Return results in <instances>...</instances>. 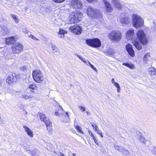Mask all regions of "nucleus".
<instances>
[{
    "label": "nucleus",
    "mask_w": 156,
    "mask_h": 156,
    "mask_svg": "<svg viewBox=\"0 0 156 156\" xmlns=\"http://www.w3.org/2000/svg\"><path fill=\"white\" fill-rule=\"evenodd\" d=\"M133 25L136 28L143 26L144 21L138 15L133 14L132 16Z\"/></svg>",
    "instance_id": "obj_1"
},
{
    "label": "nucleus",
    "mask_w": 156,
    "mask_h": 156,
    "mask_svg": "<svg viewBox=\"0 0 156 156\" xmlns=\"http://www.w3.org/2000/svg\"><path fill=\"white\" fill-rule=\"evenodd\" d=\"M83 16V14L81 12L77 11H73L71 15L70 20V23H77L78 21L81 20Z\"/></svg>",
    "instance_id": "obj_2"
},
{
    "label": "nucleus",
    "mask_w": 156,
    "mask_h": 156,
    "mask_svg": "<svg viewBox=\"0 0 156 156\" xmlns=\"http://www.w3.org/2000/svg\"><path fill=\"white\" fill-rule=\"evenodd\" d=\"M137 39L143 45H146L148 43V39L146 37L144 31L142 30H139L136 34Z\"/></svg>",
    "instance_id": "obj_3"
},
{
    "label": "nucleus",
    "mask_w": 156,
    "mask_h": 156,
    "mask_svg": "<svg viewBox=\"0 0 156 156\" xmlns=\"http://www.w3.org/2000/svg\"><path fill=\"white\" fill-rule=\"evenodd\" d=\"M32 76L34 81L37 83H41L44 80L43 75L40 70L36 69L33 71Z\"/></svg>",
    "instance_id": "obj_4"
},
{
    "label": "nucleus",
    "mask_w": 156,
    "mask_h": 156,
    "mask_svg": "<svg viewBox=\"0 0 156 156\" xmlns=\"http://www.w3.org/2000/svg\"><path fill=\"white\" fill-rule=\"evenodd\" d=\"M121 33L119 31H113L109 34V39L115 42L119 41L121 37Z\"/></svg>",
    "instance_id": "obj_5"
},
{
    "label": "nucleus",
    "mask_w": 156,
    "mask_h": 156,
    "mask_svg": "<svg viewBox=\"0 0 156 156\" xmlns=\"http://www.w3.org/2000/svg\"><path fill=\"white\" fill-rule=\"evenodd\" d=\"M86 43L87 44L94 48H98L101 46V43L98 38L87 39Z\"/></svg>",
    "instance_id": "obj_6"
},
{
    "label": "nucleus",
    "mask_w": 156,
    "mask_h": 156,
    "mask_svg": "<svg viewBox=\"0 0 156 156\" xmlns=\"http://www.w3.org/2000/svg\"><path fill=\"white\" fill-rule=\"evenodd\" d=\"M23 47L20 43H16L12 47V52L14 54H19L23 51Z\"/></svg>",
    "instance_id": "obj_7"
},
{
    "label": "nucleus",
    "mask_w": 156,
    "mask_h": 156,
    "mask_svg": "<svg viewBox=\"0 0 156 156\" xmlns=\"http://www.w3.org/2000/svg\"><path fill=\"white\" fill-rule=\"evenodd\" d=\"M119 21L123 24V26L129 24L130 23V19L126 13H121L119 17Z\"/></svg>",
    "instance_id": "obj_8"
},
{
    "label": "nucleus",
    "mask_w": 156,
    "mask_h": 156,
    "mask_svg": "<svg viewBox=\"0 0 156 156\" xmlns=\"http://www.w3.org/2000/svg\"><path fill=\"white\" fill-rule=\"evenodd\" d=\"M69 30L74 34L77 35L81 34L82 31L81 27L77 25L70 27Z\"/></svg>",
    "instance_id": "obj_9"
},
{
    "label": "nucleus",
    "mask_w": 156,
    "mask_h": 156,
    "mask_svg": "<svg viewBox=\"0 0 156 156\" xmlns=\"http://www.w3.org/2000/svg\"><path fill=\"white\" fill-rule=\"evenodd\" d=\"M40 118L41 121L44 122L46 126H50L51 125V123L48 118H47L45 115L42 113L39 114Z\"/></svg>",
    "instance_id": "obj_10"
},
{
    "label": "nucleus",
    "mask_w": 156,
    "mask_h": 156,
    "mask_svg": "<svg viewBox=\"0 0 156 156\" xmlns=\"http://www.w3.org/2000/svg\"><path fill=\"white\" fill-rule=\"evenodd\" d=\"M70 4L75 9H80L82 7V4L78 0H72L71 1Z\"/></svg>",
    "instance_id": "obj_11"
},
{
    "label": "nucleus",
    "mask_w": 156,
    "mask_h": 156,
    "mask_svg": "<svg viewBox=\"0 0 156 156\" xmlns=\"http://www.w3.org/2000/svg\"><path fill=\"white\" fill-rule=\"evenodd\" d=\"M59 108L61 110H62L63 112H61L62 115V116L65 118V119H62V120L63 122H70V119L67 112H65L62 109V107L59 105Z\"/></svg>",
    "instance_id": "obj_12"
},
{
    "label": "nucleus",
    "mask_w": 156,
    "mask_h": 156,
    "mask_svg": "<svg viewBox=\"0 0 156 156\" xmlns=\"http://www.w3.org/2000/svg\"><path fill=\"white\" fill-rule=\"evenodd\" d=\"M1 30H0V35L4 36L9 32L8 28L5 26H0Z\"/></svg>",
    "instance_id": "obj_13"
},
{
    "label": "nucleus",
    "mask_w": 156,
    "mask_h": 156,
    "mask_svg": "<svg viewBox=\"0 0 156 156\" xmlns=\"http://www.w3.org/2000/svg\"><path fill=\"white\" fill-rule=\"evenodd\" d=\"M16 79V75L15 73L10 74L7 77L6 82L9 84L12 83Z\"/></svg>",
    "instance_id": "obj_14"
},
{
    "label": "nucleus",
    "mask_w": 156,
    "mask_h": 156,
    "mask_svg": "<svg viewBox=\"0 0 156 156\" xmlns=\"http://www.w3.org/2000/svg\"><path fill=\"white\" fill-rule=\"evenodd\" d=\"M126 49L129 54L132 57L134 56V51L133 49L132 45L130 44H127L126 45Z\"/></svg>",
    "instance_id": "obj_15"
},
{
    "label": "nucleus",
    "mask_w": 156,
    "mask_h": 156,
    "mask_svg": "<svg viewBox=\"0 0 156 156\" xmlns=\"http://www.w3.org/2000/svg\"><path fill=\"white\" fill-rule=\"evenodd\" d=\"M126 49L129 54L132 57L134 56V51L133 49L132 45L130 44H127L126 45Z\"/></svg>",
    "instance_id": "obj_16"
},
{
    "label": "nucleus",
    "mask_w": 156,
    "mask_h": 156,
    "mask_svg": "<svg viewBox=\"0 0 156 156\" xmlns=\"http://www.w3.org/2000/svg\"><path fill=\"white\" fill-rule=\"evenodd\" d=\"M134 36V32L133 30L131 29L127 32L126 37L128 40H132Z\"/></svg>",
    "instance_id": "obj_17"
},
{
    "label": "nucleus",
    "mask_w": 156,
    "mask_h": 156,
    "mask_svg": "<svg viewBox=\"0 0 156 156\" xmlns=\"http://www.w3.org/2000/svg\"><path fill=\"white\" fill-rule=\"evenodd\" d=\"M136 133V137L138 139H139L141 142L145 144L147 142V140L145 139L144 137L142 136L141 133L140 132L138 131Z\"/></svg>",
    "instance_id": "obj_18"
},
{
    "label": "nucleus",
    "mask_w": 156,
    "mask_h": 156,
    "mask_svg": "<svg viewBox=\"0 0 156 156\" xmlns=\"http://www.w3.org/2000/svg\"><path fill=\"white\" fill-rule=\"evenodd\" d=\"M95 9H94L91 6H89L87 10V14L88 16L90 17H93L94 16Z\"/></svg>",
    "instance_id": "obj_19"
},
{
    "label": "nucleus",
    "mask_w": 156,
    "mask_h": 156,
    "mask_svg": "<svg viewBox=\"0 0 156 156\" xmlns=\"http://www.w3.org/2000/svg\"><path fill=\"white\" fill-rule=\"evenodd\" d=\"M103 2L105 5L106 11L108 12H110L112 9V8L110 4L105 0H103Z\"/></svg>",
    "instance_id": "obj_20"
},
{
    "label": "nucleus",
    "mask_w": 156,
    "mask_h": 156,
    "mask_svg": "<svg viewBox=\"0 0 156 156\" xmlns=\"http://www.w3.org/2000/svg\"><path fill=\"white\" fill-rule=\"evenodd\" d=\"M111 3L118 9H120L122 7V5L119 0H112Z\"/></svg>",
    "instance_id": "obj_21"
},
{
    "label": "nucleus",
    "mask_w": 156,
    "mask_h": 156,
    "mask_svg": "<svg viewBox=\"0 0 156 156\" xmlns=\"http://www.w3.org/2000/svg\"><path fill=\"white\" fill-rule=\"evenodd\" d=\"M15 41V37L13 36H12L5 39V43L8 45L14 43Z\"/></svg>",
    "instance_id": "obj_22"
},
{
    "label": "nucleus",
    "mask_w": 156,
    "mask_h": 156,
    "mask_svg": "<svg viewBox=\"0 0 156 156\" xmlns=\"http://www.w3.org/2000/svg\"><path fill=\"white\" fill-rule=\"evenodd\" d=\"M23 127L28 135L31 137H33V131L25 125H24Z\"/></svg>",
    "instance_id": "obj_23"
},
{
    "label": "nucleus",
    "mask_w": 156,
    "mask_h": 156,
    "mask_svg": "<svg viewBox=\"0 0 156 156\" xmlns=\"http://www.w3.org/2000/svg\"><path fill=\"white\" fill-rule=\"evenodd\" d=\"M22 97L25 99H29L30 100H31L34 98V96L32 94L28 95L24 93L22 94Z\"/></svg>",
    "instance_id": "obj_24"
},
{
    "label": "nucleus",
    "mask_w": 156,
    "mask_h": 156,
    "mask_svg": "<svg viewBox=\"0 0 156 156\" xmlns=\"http://www.w3.org/2000/svg\"><path fill=\"white\" fill-rule=\"evenodd\" d=\"M94 16L93 17H96L97 18H100L102 17V14L99 10L95 9Z\"/></svg>",
    "instance_id": "obj_25"
},
{
    "label": "nucleus",
    "mask_w": 156,
    "mask_h": 156,
    "mask_svg": "<svg viewBox=\"0 0 156 156\" xmlns=\"http://www.w3.org/2000/svg\"><path fill=\"white\" fill-rule=\"evenodd\" d=\"M122 64L123 65L131 69H133L135 67L134 65L131 63H123Z\"/></svg>",
    "instance_id": "obj_26"
},
{
    "label": "nucleus",
    "mask_w": 156,
    "mask_h": 156,
    "mask_svg": "<svg viewBox=\"0 0 156 156\" xmlns=\"http://www.w3.org/2000/svg\"><path fill=\"white\" fill-rule=\"evenodd\" d=\"M133 45L138 50H140L142 48V46L137 41H136L133 42Z\"/></svg>",
    "instance_id": "obj_27"
},
{
    "label": "nucleus",
    "mask_w": 156,
    "mask_h": 156,
    "mask_svg": "<svg viewBox=\"0 0 156 156\" xmlns=\"http://www.w3.org/2000/svg\"><path fill=\"white\" fill-rule=\"evenodd\" d=\"M148 73L151 75H154L156 73L155 69L153 67H151L148 69Z\"/></svg>",
    "instance_id": "obj_28"
},
{
    "label": "nucleus",
    "mask_w": 156,
    "mask_h": 156,
    "mask_svg": "<svg viewBox=\"0 0 156 156\" xmlns=\"http://www.w3.org/2000/svg\"><path fill=\"white\" fill-rule=\"evenodd\" d=\"M67 32L63 30L60 29L59 31V37H64V34H66Z\"/></svg>",
    "instance_id": "obj_29"
},
{
    "label": "nucleus",
    "mask_w": 156,
    "mask_h": 156,
    "mask_svg": "<svg viewBox=\"0 0 156 156\" xmlns=\"http://www.w3.org/2000/svg\"><path fill=\"white\" fill-rule=\"evenodd\" d=\"M11 17L14 20L16 23H18L19 22V20L17 16L15 15L11 14Z\"/></svg>",
    "instance_id": "obj_30"
},
{
    "label": "nucleus",
    "mask_w": 156,
    "mask_h": 156,
    "mask_svg": "<svg viewBox=\"0 0 156 156\" xmlns=\"http://www.w3.org/2000/svg\"><path fill=\"white\" fill-rule=\"evenodd\" d=\"M105 54L108 55H112L114 54V52L113 49L111 48L109 49L106 51H104Z\"/></svg>",
    "instance_id": "obj_31"
},
{
    "label": "nucleus",
    "mask_w": 156,
    "mask_h": 156,
    "mask_svg": "<svg viewBox=\"0 0 156 156\" xmlns=\"http://www.w3.org/2000/svg\"><path fill=\"white\" fill-rule=\"evenodd\" d=\"M114 148L116 150L122 152H124V151H125V149L123 148L122 147H119L117 145H115Z\"/></svg>",
    "instance_id": "obj_32"
},
{
    "label": "nucleus",
    "mask_w": 156,
    "mask_h": 156,
    "mask_svg": "<svg viewBox=\"0 0 156 156\" xmlns=\"http://www.w3.org/2000/svg\"><path fill=\"white\" fill-rule=\"evenodd\" d=\"M150 58V56L149 53H147L145 54L144 58V61H147L149 60Z\"/></svg>",
    "instance_id": "obj_33"
},
{
    "label": "nucleus",
    "mask_w": 156,
    "mask_h": 156,
    "mask_svg": "<svg viewBox=\"0 0 156 156\" xmlns=\"http://www.w3.org/2000/svg\"><path fill=\"white\" fill-rule=\"evenodd\" d=\"M29 88L30 89H31L33 90H37V87L35 84H32L29 85ZM31 92H34V91H33V90H31Z\"/></svg>",
    "instance_id": "obj_34"
},
{
    "label": "nucleus",
    "mask_w": 156,
    "mask_h": 156,
    "mask_svg": "<svg viewBox=\"0 0 156 156\" xmlns=\"http://www.w3.org/2000/svg\"><path fill=\"white\" fill-rule=\"evenodd\" d=\"M29 68V66H23L20 67V70L23 72H26Z\"/></svg>",
    "instance_id": "obj_35"
},
{
    "label": "nucleus",
    "mask_w": 156,
    "mask_h": 156,
    "mask_svg": "<svg viewBox=\"0 0 156 156\" xmlns=\"http://www.w3.org/2000/svg\"><path fill=\"white\" fill-rule=\"evenodd\" d=\"M52 48L53 50V52L57 54L58 53V48L54 45H52Z\"/></svg>",
    "instance_id": "obj_36"
},
{
    "label": "nucleus",
    "mask_w": 156,
    "mask_h": 156,
    "mask_svg": "<svg viewBox=\"0 0 156 156\" xmlns=\"http://www.w3.org/2000/svg\"><path fill=\"white\" fill-rule=\"evenodd\" d=\"M114 85L117 88L118 92H120V87L117 83H114Z\"/></svg>",
    "instance_id": "obj_37"
},
{
    "label": "nucleus",
    "mask_w": 156,
    "mask_h": 156,
    "mask_svg": "<svg viewBox=\"0 0 156 156\" xmlns=\"http://www.w3.org/2000/svg\"><path fill=\"white\" fill-rule=\"evenodd\" d=\"M89 134L90 136L92 138V139H94L95 138V136L94 135L93 133L92 132H91L90 130H88V131Z\"/></svg>",
    "instance_id": "obj_38"
},
{
    "label": "nucleus",
    "mask_w": 156,
    "mask_h": 156,
    "mask_svg": "<svg viewBox=\"0 0 156 156\" xmlns=\"http://www.w3.org/2000/svg\"><path fill=\"white\" fill-rule=\"evenodd\" d=\"M89 63L90 66L95 71L97 72L98 70L92 64H91V63L89 61H88Z\"/></svg>",
    "instance_id": "obj_39"
},
{
    "label": "nucleus",
    "mask_w": 156,
    "mask_h": 156,
    "mask_svg": "<svg viewBox=\"0 0 156 156\" xmlns=\"http://www.w3.org/2000/svg\"><path fill=\"white\" fill-rule=\"evenodd\" d=\"M151 151L152 154L156 155V147H154L151 150Z\"/></svg>",
    "instance_id": "obj_40"
},
{
    "label": "nucleus",
    "mask_w": 156,
    "mask_h": 156,
    "mask_svg": "<svg viewBox=\"0 0 156 156\" xmlns=\"http://www.w3.org/2000/svg\"><path fill=\"white\" fill-rule=\"evenodd\" d=\"M28 36L29 37H31L32 39L34 40H38L37 38L31 35V34H30V35H28Z\"/></svg>",
    "instance_id": "obj_41"
},
{
    "label": "nucleus",
    "mask_w": 156,
    "mask_h": 156,
    "mask_svg": "<svg viewBox=\"0 0 156 156\" xmlns=\"http://www.w3.org/2000/svg\"><path fill=\"white\" fill-rule=\"evenodd\" d=\"M90 124L94 129L98 127V126L94 122H91Z\"/></svg>",
    "instance_id": "obj_42"
},
{
    "label": "nucleus",
    "mask_w": 156,
    "mask_h": 156,
    "mask_svg": "<svg viewBox=\"0 0 156 156\" xmlns=\"http://www.w3.org/2000/svg\"><path fill=\"white\" fill-rule=\"evenodd\" d=\"M96 132H97V133L99 134L101 136V137H103V134H102V133L101 132V131L99 129Z\"/></svg>",
    "instance_id": "obj_43"
},
{
    "label": "nucleus",
    "mask_w": 156,
    "mask_h": 156,
    "mask_svg": "<svg viewBox=\"0 0 156 156\" xmlns=\"http://www.w3.org/2000/svg\"><path fill=\"white\" fill-rule=\"evenodd\" d=\"M76 129L80 133H82V131L81 129V128L79 126H76Z\"/></svg>",
    "instance_id": "obj_44"
},
{
    "label": "nucleus",
    "mask_w": 156,
    "mask_h": 156,
    "mask_svg": "<svg viewBox=\"0 0 156 156\" xmlns=\"http://www.w3.org/2000/svg\"><path fill=\"white\" fill-rule=\"evenodd\" d=\"M65 0H53L55 2L61 3L63 2Z\"/></svg>",
    "instance_id": "obj_45"
},
{
    "label": "nucleus",
    "mask_w": 156,
    "mask_h": 156,
    "mask_svg": "<svg viewBox=\"0 0 156 156\" xmlns=\"http://www.w3.org/2000/svg\"><path fill=\"white\" fill-rule=\"evenodd\" d=\"M80 60H81L84 63H85L86 64H87V61H86L84 60V58H82L81 57H80V58H79Z\"/></svg>",
    "instance_id": "obj_46"
},
{
    "label": "nucleus",
    "mask_w": 156,
    "mask_h": 156,
    "mask_svg": "<svg viewBox=\"0 0 156 156\" xmlns=\"http://www.w3.org/2000/svg\"><path fill=\"white\" fill-rule=\"evenodd\" d=\"M80 60H81L84 63H85L86 64H87V61H86L84 60V58H82L81 57H80V58H79Z\"/></svg>",
    "instance_id": "obj_47"
},
{
    "label": "nucleus",
    "mask_w": 156,
    "mask_h": 156,
    "mask_svg": "<svg viewBox=\"0 0 156 156\" xmlns=\"http://www.w3.org/2000/svg\"><path fill=\"white\" fill-rule=\"evenodd\" d=\"M79 107L81 111H82L83 112H84V111H85V109L84 107L81 106H79Z\"/></svg>",
    "instance_id": "obj_48"
},
{
    "label": "nucleus",
    "mask_w": 156,
    "mask_h": 156,
    "mask_svg": "<svg viewBox=\"0 0 156 156\" xmlns=\"http://www.w3.org/2000/svg\"><path fill=\"white\" fill-rule=\"evenodd\" d=\"M93 140L94 141L95 144H97V145L98 146L99 145H98V140H97V137H95V138H94V139H93Z\"/></svg>",
    "instance_id": "obj_49"
},
{
    "label": "nucleus",
    "mask_w": 156,
    "mask_h": 156,
    "mask_svg": "<svg viewBox=\"0 0 156 156\" xmlns=\"http://www.w3.org/2000/svg\"><path fill=\"white\" fill-rule=\"evenodd\" d=\"M89 3H92L93 2H96L98 1V0H86Z\"/></svg>",
    "instance_id": "obj_50"
},
{
    "label": "nucleus",
    "mask_w": 156,
    "mask_h": 156,
    "mask_svg": "<svg viewBox=\"0 0 156 156\" xmlns=\"http://www.w3.org/2000/svg\"><path fill=\"white\" fill-rule=\"evenodd\" d=\"M51 126V125L50 126H46L47 127V130L48 131H51L52 130V129L50 127Z\"/></svg>",
    "instance_id": "obj_51"
},
{
    "label": "nucleus",
    "mask_w": 156,
    "mask_h": 156,
    "mask_svg": "<svg viewBox=\"0 0 156 156\" xmlns=\"http://www.w3.org/2000/svg\"><path fill=\"white\" fill-rule=\"evenodd\" d=\"M124 152L122 153L125 154L127 155L129 154V151L126 150L125 151H124Z\"/></svg>",
    "instance_id": "obj_52"
},
{
    "label": "nucleus",
    "mask_w": 156,
    "mask_h": 156,
    "mask_svg": "<svg viewBox=\"0 0 156 156\" xmlns=\"http://www.w3.org/2000/svg\"><path fill=\"white\" fill-rule=\"evenodd\" d=\"M61 113H59V112H57L55 113V114L56 116H60L61 115Z\"/></svg>",
    "instance_id": "obj_53"
},
{
    "label": "nucleus",
    "mask_w": 156,
    "mask_h": 156,
    "mask_svg": "<svg viewBox=\"0 0 156 156\" xmlns=\"http://www.w3.org/2000/svg\"><path fill=\"white\" fill-rule=\"evenodd\" d=\"M24 33L25 34H30V32L28 31L27 30H26L25 31H24Z\"/></svg>",
    "instance_id": "obj_54"
},
{
    "label": "nucleus",
    "mask_w": 156,
    "mask_h": 156,
    "mask_svg": "<svg viewBox=\"0 0 156 156\" xmlns=\"http://www.w3.org/2000/svg\"><path fill=\"white\" fill-rule=\"evenodd\" d=\"M111 81H112V83L114 84V83H116V82H115L114 81V78H112V80H111Z\"/></svg>",
    "instance_id": "obj_55"
},
{
    "label": "nucleus",
    "mask_w": 156,
    "mask_h": 156,
    "mask_svg": "<svg viewBox=\"0 0 156 156\" xmlns=\"http://www.w3.org/2000/svg\"><path fill=\"white\" fill-rule=\"evenodd\" d=\"M58 156H65V155L62 153H60L58 155Z\"/></svg>",
    "instance_id": "obj_56"
},
{
    "label": "nucleus",
    "mask_w": 156,
    "mask_h": 156,
    "mask_svg": "<svg viewBox=\"0 0 156 156\" xmlns=\"http://www.w3.org/2000/svg\"><path fill=\"white\" fill-rule=\"evenodd\" d=\"M75 55L76 56H77V57L78 58H80V56L79 55H78V54H75Z\"/></svg>",
    "instance_id": "obj_57"
},
{
    "label": "nucleus",
    "mask_w": 156,
    "mask_h": 156,
    "mask_svg": "<svg viewBox=\"0 0 156 156\" xmlns=\"http://www.w3.org/2000/svg\"><path fill=\"white\" fill-rule=\"evenodd\" d=\"M98 129H99L98 128V127H97L95 129H94V130L95 131H97V130H98Z\"/></svg>",
    "instance_id": "obj_58"
},
{
    "label": "nucleus",
    "mask_w": 156,
    "mask_h": 156,
    "mask_svg": "<svg viewBox=\"0 0 156 156\" xmlns=\"http://www.w3.org/2000/svg\"><path fill=\"white\" fill-rule=\"evenodd\" d=\"M72 156H76V154L75 153H73L72 154Z\"/></svg>",
    "instance_id": "obj_59"
},
{
    "label": "nucleus",
    "mask_w": 156,
    "mask_h": 156,
    "mask_svg": "<svg viewBox=\"0 0 156 156\" xmlns=\"http://www.w3.org/2000/svg\"><path fill=\"white\" fill-rule=\"evenodd\" d=\"M86 113H87V115H89V114H90V113H89V112H86Z\"/></svg>",
    "instance_id": "obj_60"
},
{
    "label": "nucleus",
    "mask_w": 156,
    "mask_h": 156,
    "mask_svg": "<svg viewBox=\"0 0 156 156\" xmlns=\"http://www.w3.org/2000/svg\"><path fill=\"white\" fill-rule=\"evenodd\" d=\"M30 34H31L30 32V34H27V35L28 36V35H30Z\"/></svg>",
    "instance_id": "obj_61"
}]
</instances>
